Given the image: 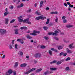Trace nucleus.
<instances>
[{
    "instance_id": "bb28decb",
    "label": "nucleus",
    "mask_w": 75,
    "mask_h": 75,
    "mask_svg": "<svg viewBox=\"0 0 75 75\" xmlns=\"http://www.w3.org/2000/svg\"><path fill=\"white\" fill-rule=\"evenodd\" d=\"M74 26L72 25H69L67 26V27L68 28H70V27H72Z\"/></svg>"
},
{
    "instance_id": "5fc2aeb1",
    "label": "nucleus",
    "mask_w": 75,
    "mask_h": 75,
    "mask_svg": "<svg viewBox=\"0 0 75 75\" xmlns=\"http://www.w3.org/2000/svg\"><path fill=\"white\" fill-rule=\"evenodd\" d=\"M20 1H21L20 0H18V1L17 2V4H18V3H20Z\"/></svg>"
},
{
    "instance_id": "0eeeda50",
    "label": "nucleus",
    "mask_w": 75,
    "mask_h": 75,
    "mask_svg": "<svg viewBox=\"0 0 75 75\" xmlns=\"http://www.w3.org/2000/svg\"><path fill=\"white\" fill-rule=\"evenodd\" d=\"M41 54L40 53H37L35 55V57L36 58H40L41 57Z\"/></svg>"
},
{
    "instance_id": "9b49d317",
    "label": "nucleus",
    "mask_w": 75,
    "mask_h": 75,
    "mask_svg": "<svg viewBox=\"0 0 75 75\" xmlns=\"http://www.w3.org/2000/svg\"><path fill=\"white\" fill-rule=\"evenodd\" d=\"M27 64L25 63L22 64L21 65L20 67H25L27 66Z\"/></svg>"
},
{
    "instance_id": "5701e85b",
    "label": "nucleus",
    "mask_w": 75,
    "mask_h": 75,
    "mask_svg": "<svg viewBox=\"0 0 75 75\" xmlns=\"http://www.w3.org/2000/svg\"><path fill=\"white\" fill-rule=\"evenodd\" d=\"M49 74V71H45L44 72V75H47V74Z\"/></svg>"
},
{
    "instance_id": "9d476101",
    "label": "nucleus",
    "mask_w": 75,
    "mask_h": 75,
    "mask_svg": "<svg viewBox=\"0 0 75 75\" xmlns=\"http://www.w3.org/2000/svg\"><path fill=\"white\" fill-rule=\"evenodd\" d=\"M67 53L68 54H71V53H72V50H69V49L67 48Z\"/></svg>"
},
{
    "instance_id": "13d9d810",
    "label": "nucleus",
    "mask_w": 75,
    "mask_h": 75,
    "mask_svg": "<svg viewBox=\"0 0 75 75\" xmlns=\"http://www.w3.org/2000/svg\"><path fill=\"white\" fill-rule=\"evenodd\" d=\"M67 55V53H64V54H63V56L64 57H65V56H66V55Z\"/></svg>"
},
{
    "instance_id": "c03bdc74",
    "label": "nucleus",
    "mask_w": 75,
    "mask_h": 75,
    "mask_svg": "<svg viewBox=\"0 0 75 75\" xmlns=\"http://www.w3.org/2000/svg\"><path fill=\"white\" fill-rule=\"evenodd\" d=\"M10 8L11 10L13 9V6H10Z\"/></svg>"
},
{
    "instance_id": "a211bd4d",
    "label": "nucleus",
    "mask_w": 75,
    "mask_h": 75,
    "mask_svg": "<svg viewBox=\"0 0 75 75\" xmlns=\"http://www.w3.org/2000/svg\"><path fill=\"white\" fill-rule=\"evenodd\" d=\"M8 22V18H6L5 20V24H7Z\"/></svg>"
},
{
    "instance_id": "6e6552de",
    "label": "nucleus",
    "mask_w": 75,
    "mask_h": 75,
    "mask_svg": "<svg viewBox=\"0 0 75 75\" xmlns=\"http://www.w3.org/2000/svg\"><path fill=\"white\" fill-rule=\"evenodd\" d=\"M17 41H18V42H20L21 44H24V41L21 39H17Z\"/></svg>"
},
{
    "instance_id": "c9c22d12",
    "label": "nucleus",
    "mask_w": 75,
    "mask_h": 75,
    "mask_svg": "<svg viewBox=\"0 0 75 75\" xmlns=\"http://www.w3.org/2000/svg\"><path fill=\"white\" fill-rule=\"evenodd\" d=\"M49 21H50V19H47V22L46 23V24H48V23H49Z\"/></svg>"
},
{
    "instance_id": "bf43d9fd",
    "label": "nucleus",
    "mask_w": 75,
    "mask_h": 75,
    "mask_svg": "<svg viewBox=\"0 0 75 75\" xmlns=\"http://www.w3.org/2000/svg\"><path fill=\"white\" fill-rule=\"evenodd\" d=\"M46 10H49L50 8H49L47 7L46 8H45Z\"/></svg>"
},
{
    "instance_id": "4c0bfd02",
    "label": "nucleus",
    "mask_w": 75,
    "mask_h": 75,
    "mask_svg": "<svg viewBox=\"0 0 75 75\" xmlns=\"http://www.w3.org/2000/svg\"><path fill=\"white\" fill-rule=\"evenodd\" d=\"M71 58L69 57L67 58L66 59H65V61H69V60H70Z\"/></svg>"
},
{
    "instance_id": "39448f33",
    "label": "nucleus",
    "mask_w": 75,
    "mask_h": 75,
    "mask_svg": "<svg viewBox=\"0 0 75 75\" xmlns=\"http://www.w3.org/2000/svg\"><path fill=\"white\" fill-rule=\"evenodd\" d=\"M29 20H30V19H29V18H27L26 19L24 20L23 21V22H27V23L28 24H31V23L29 21H29Z\"/></svg>"
},
{
    "instance_id": "2eb2a0df",
    "label": "nucleus",
    "mask_w": 75,
    "mask_h": 75,
    "mask_svg": "<svg viewBox=\"0 0 75 75\" xmlns=\"http://www.w3.org/2000/svg\"><path fill=\"white\" fill-rule=\"evenodd\" d=\"M50 69L52 70V71H57V68L51 67L50 68Z\"/></svg>"
},
{
    "instance_id": "473e14b6",
    "label": "nucleus",
    "mask_w": 75,
    "mask_h": 75,
    "mask_svg": "<svg viewBox=\"0 0 75 75\" xmlns=\"http://www.w3.org/2000/svg\"><path fill=\"white\" fill-rule=\"evenodd\" d=\"M8 12H5L4 14V16H7V14H8Z\"/></svg>"
},
{
    "instance_id": "20e7f679",
    "label": "nucleus",
    "mask_w": 75,
    "mask_h": 75,
    "mask_svg": "<svg viewBox=\"0 0 75 75\" xmlns=\"http://www.w3.org/2000/svg\"><path fill=\"white\" fill-rule=\"evenodd\" d=\"M7 33L6 30L4 29H0V33L1 35H3L4 34Z\"/></svg>"
},
{
    "instance_id": "e2e57ef3",
    "label": "nucleus",
    "mask_w": 75,
    "mask_h": 75,
    "mask_svg": "<svg viewBox=\"0 0 75 75\" xmlns=\"http://www.w3.org/2000/svg\"><path fill=\"white\" fill-rule=\"evenodd\" d=\"M64 6H65L66 7H67V4L64 3Z\"/></svg>"
},
{
    "instance_id": "79ce46f5",
    "label": "nucleus",
    "mask_w": 75,
    "mask_h": 75,
    "mask_svg": "<svg viewBox=\"0 0 75 75\" xmlns=\"http://www.w3.org/2000/svg\"><path fill=\"white\" fill-rule=\"evenodd\" d=\"M18 45H17V44H16L15 45V48L16 49H17V46Z\"/></svg>"
},
{
    "instance_id": "864d4df0",
    "label": "nucleus",
    "mask_w": 75,
    "mask_h": 75,
    "mask_svg": "<svg viewBox=\"0 0 75 75\" xmlns=\"http://www.w3.org/2000/svg\"><path fill=\"white\" fill-rule=\"evenodd\" d=\"M53 64H54V63H56V62H57V60H54L53 61Z\"/></svg>"
},
{
    "instance_id": "680f3d73",
    "label": "nucleus",
    "mask_w": 75,
    "mask_h": 75,
    "mask_svg": "<svg viewBox=\"0 0 75 75\" xmlns=\"http://www.w3.org/2000/svg\"><path fill=\"white\" fill-rule=\"evenodd\" d=\"M30 57V56H26V58H27V59H28L29 58V57Z\"/></svg>"
},
{
    "instance_id": "f3484780",
    "label": "nucleus",
    "mask_w": 75,
    "mask_h": 75,
    "mask_svg": "<svg viewBox=\"0 0 75 75\" xmlns=\"http://www.w3.org/2000/svg\"><path fill=\"white\" fill-rule=\"evenodd\" d=\"M15 34H18V29H15Z\"/></svg>"
},
{
    "instance_id": "774afa93",
    "label": "nucleus",
    "mask_w": 75,
    "mask_h": 75,
    "mask_svg": "<svg viewBox=\"0 0 75 75\" xmlns=\"http://www.w3.org/2000/svg\"><path fill=\"white\" fill-rule=\"evenodd\" d=\"M68 10L69 11H71V8L69 7V8Z\"/></svg>"
},
{
    "instance_id": "7c9ffc66",
    "label": "nucleus",
    "mask_w": 75,
    "mask_h": 75,
    "mask_svg": "<svg viewBox=\"0 0 75 75\" xmlns=\"http://www.w3.org/2000/svg\"><path fill=\"white\" fill-rule=\"evenodd\" d=\"M27 38H28V39H31V38H32V37H31L30 36V35H28L26 36Z\"/></svg>"
},
{
    "instance_id": "423d86ee",
    "label": "nucleus",
    "mask_w": 75,
    "mask_h": 75,
    "mask_svg": "<svg viewBox=\"0 0 75 75\" xmlns=\"http://www.w3.org/2000/svg\"><path fill=\"white\" fill-rule=\"evenodd\" d=\"M23 18V16H20V17H19L18 18V21L19 22H22V21H23V19L22 18Z\"/></svg>"
},
{
    "instance_id": "338daca9",
    "label": "nucleus",
    "mask_w": 75,
    "mask_h": 75,
    "mask_svg": "<svg viewBox=\"0 0 75 75\" xmlns=\"http://www.w3.org/2000/svg\"><path fill=\"white\" fill-rule=\"evenodd\" d=\"M34 6L35 7H37V3H35L34 4Z\"/></svg>"
},
{
    "instance_id": "58836bf2",
    "label": "nucleus",
    "mask_w": 75,
    "mask_h": 75,
    "mask_svg": "<svg viewBox=\"0 0 75 75\" xmlns=\"http://www.w3.org/2000/svg\"><path fill=\"white\" fill-rule=\"evenodd\" d=\"M63 22L64 23H66L67 22V20L66 19H64L63 20Z\"/></svg>"
},
{
    "instance_id": "6e6d98bb",
    "label": "nucleus",
    "mask_w": 75,
    "mask_h": 75,
    "mask_svg": "<svg viewBox=\"0 0 75 75\" xmlns=\"http://www.w3.org/2000/svg\"><path fill=\"white\" fill-rule=\"evenodd\" d=\"M69 6L70 7H73V5H71V4H70L69 5Z\"/></svg>"
},
{
    "instance_id": "4be33fe9",
    "label": "nucleus",
    "mask_w": 75,
    "mask_h": 75,
    "mask_svg": "<svg viewBox=\"0 0 75 75\" xmlns=\"http://www.w3.org/2000/svg\"><path fill=\"white\" fill-rule=\"evenodd\" d=\"M42 70V69L40 68L38 69L36 71V72H41Z\"/></svg>"
},
{
    "instance_id": "412c9836",
    "label": "nucleus",
    "mask_w": 75,
    "mask_h": 75,
    "mask_svg": "<svg viewBox=\"0 0 75 75\" xmlns=\"http://www.w3.org/2000/svg\"><path fill=\"white\" fill-rule=\"evenodd\" d=\"M50 14H58V12H51Z\"/></svg>"
},
{
    "instance_id": "a18cd8bd",
    "label": "nucleus",
    "mask_w": 75,
    "mask_h": 75,
    "mask_svg": "<svg viewBox=\"0 0 75 75\" xmlns=\"http://www.w3.org/2000/svg\"><path fill=\"white\" fill-rule=\"evenodd\" d=\"M44 38L45 39V40H48V37H47L46 36H45L44 37Z\"/></svg>"
},
{
    "instance_id": "1a4fd4ad",
    "label": "nucleus",
    "mask_w": 75,
    "mask_h": 75,
    "mask_svg": "<svg viewBox=\"0 0 75 75\" xmlns=\"http://www.w3.org/2000/svg\"><path fill=\"white\" fill-rule=\"evenodd\" d=\"M73 45H74V43H72L69 45V46L70 48H74L75 47V46H73Z\"/></svg>"
},
{
    "instance_id": "f8f14e48",
    "label": "nucleus",
    "mask_w": 75,
    "mask_h": 75,
    "mask_svg": "<svg viewBox=\"0 0 75 75\" xmlns=\"http://www.w3.org/2000/svg\"><path fill=\"white\" fill-rule=\"evenodd\" d=\"M18 65V62H16L15 63V65H14V67L15 68H16V67H17Z\"/></svg>"
},
{
    "instance_id": "2f4dec72",
    "label": "nucleus",
    "mask_w": 75,
    "mask_h": 75,
    "mask_svg": "<svg viewBox=\"0 0 75 75\" xmlns=\"http://www.w3.org/2000/svg\"><path fill=\"white\" fill-rule=\"evenodd\" d=\"M35 13L37 15H41V13H38V11H37Z\"/></svg>"
},
{
    "instance_id": "69168bd1",
    "label": "nucleus",
    "mask_w": 75,
    "mask_h": 75,
    "mask_svg": "<svg viewBox=\"0 0 75 75\" xmlns=\"http://www.w3.org/2000/svg\"><path fill=\"white\" fill-rule=\"evenodd\" d=\"M67 4H68V5H70V3H69V2H67Z\"/></svg>"
},
{
    "instance_id": "603ef678",
    "label": "nucleus",
    "mask_w": 75,
    "mask_h": 75,
    "mask_svg": "<svg viewBox=\"0 0 75 75\" xmlns=\"http://www.w3.org/2000/svg\"><path fill=\"white\" fill-rule=\"evenodd\" d=\"M5 12L6 13H8V9L7 8H6L5 9Z\"/></svg>"
},
{
    "instance_id": "ea45409f",
    "label": "nucleus",
    "mask_w": 75,
    "mask_h": 75,
    "mask_svg": "<svg viewBox=\"0 0 75 75\" xmlns=\"http://www.w3.org/2000/svg\"><path fill=\"white\" fill-rule=\"evenodd\" d=\"M64 42L65 43H69V40H64Z\"/></svg>"
},
{
    "instance_id": "f257e3e1",
    "label": "nucleus",
    "mask_w": 75,
    "mask_h": 75,
    "mask_svg": "<svg viewBox=\"0 0 75 75\" xmlns=\"http://www.w3.org/2000/svg\"><path fill=\"white\" fill-rule=\"evenodd\" d=\"M35 68H33L30 70V68H28L27 70V71H28L27 72H24V74H28L30 73V72H31L32 71H34V70H35L36 69Z\"/></svg>"
},
{
    "instance_id": "cd10ccee",
    "label": "nucleus",
    "mask_w": 75,
    "mask_h": 75,
    "mask_svg": "<svg viewBox=\"0 0 75 75\" xmlns=\"http://www.w3.org/2000/svg\"><path fill=\"white\" fill-rule=\"evenodd\" d=\"M40 19H41V16H39L36 18H35L36 20H40Z\"/></svg>"
},
{
    "instance_id": "8fccbe9b",
    "label": "nucleus",
    "mask_w": 75,
    "mask_h": 75,
    "mask_svg": "<svg viewBox=\"0 0 75 75\" xmlns=\"http://www.w3.org/2000/svg\"><path fill=\"white\" fill-rule=\"evenodd\" d=\"M27 12H31V9H30L29 10H28V11H27Z\"/></svg>"
},
{
    "instance_id": "6ab92c4d",
    "label": "nucleus",
    "mask_w": 75,
    "mask_h": 75,
    "mask_svg": "<svg viewBox=\"0 0 75 75\" xmlns=\"http://www.w3.org/2000/svg\"><path fill=\"white\" fill-rule=\"evenodd\" d=\"M18 55H23V54H24V53H23V52H19L18 53Z\"/></svg>"
},
{
    "instance_id": "09e8293b",
    "label": "nucleus",
    "mask_w": 75,
    "mask_h": 75,
    "mask_svg": "<svg viewBox=\"0 0 75 75\" xmlns=\"http://www.w3.org/2000/svg\"><path fill=\"white\" fill-rule=\"evenodd\" d=\"M14 44V40H13L12 42V44L13 45Z\"/></svg>"
},
{
    "instance_id": "f03ea898",
    "label": "nucleus",
    "mask_w": 75,
    "mask_h": 75,
    "mask_svg": "<svg viewBox=\"0 0 75 75\" xmlns=\"http://www.w3.org/2000/svg\"><path fill=\"white\" fill-rule=\"evenodd\" d=\"M54 33L53 32L49 33H48V35H58V34L59 33L58 31L56 30L54 31Z\"/></svg>"
},
{
    "instance_id": "a19ab883",
    "label": "nucleus",
    "mask_w": 75,
    "mask_h": 75,
    "mask_svg": "<svg viewBox=\"0 0 75 75\" xmlns=\"http://www.w3.org/2000/svg\"><path fill=\"white\" fill-rule=\"evenodd\" d=\"M41 48L44 49V48H45V46L42 45V46H41Z\"/></svg>"
},
{
    "instance_id": "c85d7f7f",
    "label": "nucleus",
    "mask_w": 75,
    "mask_h": 75,
    "mask_svg": "<svg viewBox=\"0 0 75 75\" xmlns=\"http://www.w3.org/2000/svg\"><path fill=\"white\" fill-rule=\"evenodd\" d=\"M49 54L50 55H52V51H51V50H49Z\"/></svg>"
},
{
    "instance_id": "0e129e2a",
    "label": "nucleus",
    "mask_w": 75,
    "mask_h": 75,
    "mask_svg": "<svg viewBox=\"0 0 75 75\" xmlns=\"http://www.w3.org/2000/svg\"><path fill=\"white\" fill-rule=\"evenodd\" d=\"M5 58V55H4L3 56V57H2V58L3 59V58Z\"/></svg>"
},
{
    "instance_id": "ddd939ff",
    "label": "nucleus",
    "mask_w": 75,
    "mask_h": 75,
    "mask_svg": "<svg viewBox=\"0 0 75 75\" xmlns=\"http://www.w3.org/2000/svg\"><path fill=\"white\" fill-rule=\"evenodd\" d=\"M8 73L10 74H12V73H13V70L12 69H9L8 71Z\"/></svg>"
},
{
    "instance_id": "393cba45",
    "label": "nucleus",
    "mask_w": 75,
    "mask_h": 75,
    "mask_svg": "<svg viewBox=\"0 0 75 75\" xmlns=\"http://www.w3.org/2000/svg\"><path fill=\"white\" fill-rule=\"evenodd\" d=\"M66 71H69L70 70V69H69V67H67L65 68Z\"/></svg>"
},
{
    "instance_id": "49530a36",
    "label": "nucleus",
    "mask_w": 75,
    "mask_h": 75,
    "mask_svg": "<svg viewBox=\"0 0 75 75\" xmlns=\"http://www.w3.org/2000/svg\"><path fill=\"white\" fill-rule=\"evenodd\" d=\"M58 18H57V17H56V19L55 20V22H57L58 21Z\"/></svg>"
},
{
    "instance_id": "4468645a",
    "label": "nucleus",
    "mask_w": 75,
    "mask_h": 75,
    "mask_svg": "<svg viewBox=\"0 0 75 75\" xmlns=\"http://www.w3.org/2000/svg\"><path fill=\"white\" fill-rule=\"evenodd\" d=\"M24 6V4L22 3L20 5H19L17 6V8H21V7H23Z\"/></svg>"
},
{
    "instance_id": "052dcab7",
    "label": "nucleus",
    "mask_w": 75,
    "mask_h": 75,
    "mask_svg": "<svg viewBox=\"0 0 75 75\" xmlns=\"http://www.w3.org/2000/svg\"><path fill=\"white\" fill-rule=\"evenodd\" d=\"M51 50L52 51H54V50H55V49H54V48H52L51 49Z\"/></svg>"
},
{
    "instance_id": "f704fd0d",
    "label": "nucleus",
    "mask_w": 75,
    "mask_h": 75,
    "mask_svg": "<svg viewBox=\"0 0 75 75\" xmlns=\"http://www.w3.org/2000/svg\"><path fill=\"white\" fill-rule=\"evenodd\" d=\"M5 75H10V74H9V73H8V71L6 72Z\"/></svg>"
},
{
    "instance_id": "7ed1b4c3",
    "label": "nucleus",
    "mask_w": 75,
    "mask_h": 75,
    "mask_svg": "<svg viewBox=\"0 0 75 75\" xmlns=\"http://www.w3.org/2000/svg\"><path fill=\"white\" fill-rule=\"evenodd\" d=\"M39 33H40L39 31H37V30H34L33 33H30V35H37V34H38Z\"/></svg>"
},
{
    "instance_id": "e433bc0d",
    "label": "nucleus",
    "mask_w": 75,
    "mask_h": 75,
    "mask_svg": "<svg viewBox=\"0 0 75 75\" xmlns=\"http://www.w3.org/2000/svg\"><path fill=\"white\" fill-rule=\"evenodd\" d=\"M15 21V19H13L12 21H11L10 23H14Z\"/></svg>"
},
{
    "instance_id": "b1692460",
    "label": "nucleus",
    "mask_w": 75,
    "mask_h": 75,
    "mask_svg": "<svg viewBox=\"0 0 75 75\" xmlns=\"http://www.w3.org/2000/svg\"><path fill=\"white\" fill-rule=\"evenodd\" d=\"M63 48V46H59L58 47V50H61Z\"/></svg>"
},
{
    "instance_id": "3c124183",
    "label": "nucleus",
    "mask_w": 75,
    "mask_h": 75,
    "mask_svg": "<svg viewBox=\"0 0 75 75\" xmlns=\"http://www.w3.org/2000/svg\"><path fill=\"white\" fill-rule=\"evenodd\" d=\"M63 54H64V53L62 52H61L60 54V56H61V55H63Z\"/></svg>"
},
{
    "instance_id": "4d7b16f0",
    "label": "nucleus",
    "mask_w": 75,
    "mask_h": 75,
    "mask_svg": "<svg viewBox=\"0 0 75 75\" xmlns=\"http://www.w3.org/2000/svg\"><path fill=\"white\" fill-rule=\"evenodd\" d=\"M54 38H55V40H58V38L55 37Z\"/></svg>"
},
{
    "instance_id": "c756f323",
    "label": "nucleus",
    "mask_w": 75,
    "mask_h": 75,
    "mask_svg": "<svg viewBox=\"0 0 75 75\" xmlns=\"http://www.w3.org/2000/svg\"><path fill=\"white\" fill-rule=\"evenodd\" d=\"M62 62H61L58 61L57 62L56 64L57 65H60L61 64Z\"/></svg>"
},
{
    "instance_id": "37998d69",
    "label": "nucleus",
    "mask_w": 75,
    "mask_h": 75,
    "mask_svg": "<svg viewBox=\"0 0 75 75\" xmlns=\"http://www.w3.org/2000/svg\"><path fill=\"white\" fill-rule=\"evenodd\" d=\"M9 48L11 50H12L13 49V47H12V45H10L9 46Z\"/></svg>"
},
{
    "instance_id": "72a5a7b5",
    "label": "nucleus",
    "mask_w": 75,
    "mask_h": 75,
    "mask_svg": "<svg viewBox=\"0 0 75 75\" xmlns=\"http://www.w3.org/2000/svg\"><path fill=\"white\" fill-rule=\"evenodd\" d=\"M43 28L45 30H46L48 29V28L46 26L43 27Z\"/></svg>"
},
{
    "instance_id": "de8ad7c7",
    "label": "nucleus",
    "mask_w": 75,
    "mask_h": 75,
    "mask_svg": "<svg viewBox=\"0 0 75 75\" xmlns=\"http://www.w3.org/2000/svg\"><path fill=\"white\" fill-rule=\"evenodd\" d=\"M66 18V17L65 16H63L62 17V19L63 20H65Z\"/></svg>"
},
{
    "instance_id": "aec40b11",
    "label": "nucleus",
    "mask_w": 75,
    "mask_h": 75,
    "mask_svg": "<svg viewBox=\"0 0 75 75\" xmlns=\"http://www.w3.org/2000/svg\"><path fill=\"white\" fill-rule=\"evenodd\" d=\"M43 3H44V1H42L40 2V7H42V6Z\"/></svg>"
},
{
    "instance_id": "a878e982",
    "label": "nucleus",
    "mask_w": 75,
    "mask_h": 75,
    "mask_svg": "<svg viewBox=\"0 0 75 75\" xmlns=\"http://www.w3.org/2000/svg\"><path fill=\"white\" fill-rule=\"evenodd\" d=\"M21 30H23V29H27V27H22L20 28Z\"/></svg>"
},
{
    "instance_id": "dca6fc26",
    "label": "nucleus",
    "mask_w": 75,
    "mask_h": 75,
    "mask_svg": "<svg viewBox=\"0 0 75 75\" xmlns=\"http://www.w3.org/2000/svg\"><path fill=\"white\" fill-rule=\"evenodd\" d=\"M46 19V17L45 16H40V19L41 20H44Z\"/></svg>"
}]
</instances>
